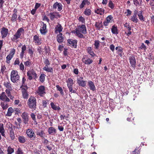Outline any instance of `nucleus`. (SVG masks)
Listing matches in <instances>:
<instances>
[{
  "label": "nucleus",
  "mask_w": 154,
  "mask_h": 154,
  "mask_svg": "<svg viewBox=\"0 0 154 154\" xmlns=\"http://www.w3.org/2000/svg\"><path fill=\"white\" fill-rule=\"evenodd\" d=\"M74 32L76 35L78 37L82 38H84V36L83 34H86L87 33L86 26L84 24L80 25L78 26Z\"/></svg>",
  "instance_id": "nucleus-1"
},
{
  "label": "nucleus",
  "mask_w": 154,
  "mask_h": 154,
  "mask_svg": "<svg viewBox=\"0 0 154 154\" xmlns=\"http://www.w3.org/2000/svg\"><path fill=\"white\" fill-rule=\"evenodd\" d=\"M36 101L35 98L32 96L30 97L28 100L27 102L28 106L32 111L35 110L36 109Z\"/></svg>",
  "instance_id": "nucleus-2"
},
{
  "label": "nucleus",
  "mask_w": 154,
  "mask_h": 154,
  "mask_svg": "<svg viewBox=\"0 0 154 154\" xmlns=\"http://www.w3.org/2000/svg\"><path fill=\"white\" fill-rule=\"evenodd\" d=\"M11 79L13 83L16 82L20 79V76L18 75V72L15 70L11 71Z\"/></svg>",
  "instance_id": "nucleus-3"
},
{
  "label": "nucleus",
  "mask_w": 154,
  "mask_h": 154,
  "mask_svg": "<svg viewBox=\"0 0 154 154\" xmlns=\"http://www.w3.org/2000/svg\"><path fill=\"white\" fill-rule=\"evenodd\" d=\"M28 79L31 80L32 79H35L37 78V75L35 71L33 69H30L27 73Z\"/></svg>",
  "instance_id": "nucleus-4"
},
{
  "label": "nucleus",
  "mask_w": 154,
  "mask_h": 154,
  "mask_svg": "<svg viewBox=\"0 0 154 154\" xmlns=\"http://www.w3.org/2000/svg\"><path fill=\"white\" fill-rule=\"evenodd\" d=\"M24 32V30L22 28H20L18 29L17 32L11 38V40L13 41H15L18 38H20L21 34Z\"/></svg>",
  "instance_id": "nucleus-5"
},
{
  "label": "nucleus",
  "mask_w": 154,
  "mask_h": 154,
  "mask_svg": "<svg viewBox=\"0 0 154 154\" xmlns=\"http://www.w3.org/2000/svg\"><path fill=\"white\" fill-rule=\"evenodd\" d=\"M26 133L27 136L30 138H33L34 140L35 138V135L33 129L31 128H28L26 130Z\"/></svg>",
  "instance_id": "nucleus-6"
},
{
  "label": "nucleus",
  "mask_w": 154,
  "mask_h": 154,
  "mask_svg": "<svg viewBox=\"0 0 154 154\" xmlns=\"http://www.w3.org/2000/svg\"><path fill=\"white\" fill-rule=\"evenodd\" d=\"M37 93L40 96L43 97L46 94L45 86L43 85L40 86L38 88Z\"/></svg>",
  "instance_id": "nucleus-7"
},
{
  "label": "nucleus",
  "mask_w": 154,
  "mask_h": 154,
  "mask_svg": "<svg viewBox=\"0 0 154 154\" xmlns=\"http://www.w3.org/2000/svg\"><path fill=\"white\" fill-rule=\"evenodd\" d=\"M77 42V41L76 40L70 39L68 40V45L74 48L76 47Z\"/></svg>",
  "instance_id": "nucleus-8"
},
{
  "label": "nucleus",
  "mask_w": 154,
  "mask_h": 154,
  "mask_svg": "<svg viewBox=\"0 0 154 154\" xmlns=\"http://www.w3.org/2000/svg\"><path fill=\"white\" fill-rule=\"evenodd\" d=\"M21 117L23 119V122L25 124H26L28 123L29 116L28 113L25 112H24L21 115Z\"/></svg>",
  "instance_id": "nucleus-9"
},
{
  "label": "nucleus",
  "mask_w": 154,
  "mask_h": 154,
  "mask_svg": "<svg viewBox=\"0 0 154 154\" xmlns=\"http://www.w3.org/2000/svg\"><path fill=\"white\" fill-rule=\"evenodd\" d=\"M0 99L7 102H8L10 101L9 99L7 97L5 92H3L0 94Z\"/></svg>",
  "instance_id": "nucleus-10"
},
{
  "label": "nucleus",
  "mask_w": 154,
  "mask_h": 154,
  "mask_svg": "<svg viewBox=\"0 0 154 154\" xmlns=\"http://www.w3.org/2000/svg\"><path fill=\"white\" fill-rule=\"evenodd\" d=\"M8 33V29L4 27L1 29V33L2 38H4L6 37Z\"/></svg>",
  "instance_id": "nucleus-11"
},
{
  "label": "nucleus",
  "mask_w": 154,
  "mask_h": 154,
  "mask_svg": "<svg viewBox=\"0 0 154 154\" xmlns=\"http://www.w3.org/2000/svg\"><path fill=\"white\" fill-rule=\"evenodd\" d=\"M67 83V86L70 90H72V87L74 84L73 80L71 78L68 79L66 81Z\"/></svg>",
  "instance_id": "nucleus-12"
},
{
  "label": "nucleus",
  "mask_w": 154,
  "mask_h": 154,
  "mask_svg": "<svg viewBox=\"0 0 154 154\" xmlns=\"http://www.w3.org/2000/svg\"><path fill=\"white\" fill-rule=\"evenodd\" d=\"M129 60L131 66L135 68L136 66V61L134 57L133 56H130L129 57Z\"/></svg>",
  "instance_id": "nucleus-13"
},
{
  "label": "nucleus",
  "mask_w": 154,
  "mask_h": 154,
  "mask_svg": "<svg viewBox=\"0 0 154 154\" xmlns=\"http://www.w3.org/2000/svg\"><path fill=\"white\" fill-rule=\"evenodd\" d=\"M33 40L35 43L37 45H39L41 44L42 42V41L41 38H40L37 35H35L33 37Z\"/></svg>",
  "instance_id": "nucleus-14"
},
{
  "label": "nucleus",
  "mask_w": 154,
  "mask_h": 154,
  "mask_svg": "<svg viewBox=\"0 0 154 154\" xmlns=\"http://www.w3.org/2000/svg\"><path fill=\"white\" fill-rule=\"evenodd\" d=\"M42 23L43 24L41 27L40 32L42 34L44 35L46 34L47 32L46 25L43 22H42Z\"/></svg>",
  "instance_id": "nucleus-15"
},
{
  "label": "nucleus",
  "mask_w": 154,
  "mask_h": 154,
  "mask_svg": "<svg viewBox=\"0 0 154 154\" xmlns=\"http://www.w3.org/2000/svg\"><path fill=\"white\" fill-rule=\"evenodd\" d=\"M55 29V33L57 34L58 32L60 33H61L60 32L62 31L63 28L60 24L58 23L57 25L56 26Z\"/></svg>",
  "instance_id": "nucleus-16"
},
{
  "label": "nucleus",
  "mask_w": 154,
  "mask_h": 154,
  "mask_svg": "<svg viewBox=\"0 0 154 154\" xmlns=\"http://www.w3.org/2000/svg\"><path fill=\"white\" fill-rule=\"evenodd\" d=\"M88 85L91 90L93 91H96V88L94 84L92 81H88Z\"/></svg>",
  "instance_id": "nucleus-17"
},
{
  "label": "nucleus",
  "mask_w": 154,
  "mask_h": 154,
  "mask_svg": "<svg viewBox=\"0 0 154 154\" xmlns=\"http://www.w3.org/2000/svg\"><path fill=\"white\" fill-rule=\"evenodd\" d=\"M82 61L86 64H90L93 62V60L87 57H84L82 59Z\"/></svg>",
  "instance_id": "nucleus-18"
},
{
  "label": "nucleus",
  "mask_w": 154,
  "mask_h": 154,
  "mask_svg": "<svg viewBox=\"0 0 154 154\" xmlns=\"http://www.w3.org/2000/svg\"><path fill=\"white\" fill-rule=\"evenodd\" d=\"M94 12L97 14L102 15L104 14V10L103 9L97 7L95 9Z\"/></svg>",
  "instance_id": "nucleus-19"
},
{
  "label": "nucleus",
  "mask_w": 154,
  "mask_h": 154,
  "mask_svg": "<svg viewBox=\"0 0 154 154\" xmlns=\"http://www.w3.org/2000/svg\"><path fill=\"white\" fill-rule=\"evenodd\" d=\"M106 21L104 22L105 26H107L109 23H111L113 20V18L111 15L108 16L106 18Z\"/></svg>",
  "instance_id": "nucleus-20"
},
{
  "label": "nucleus",
  "mask_w": 154,
  "mask_h": 154,
  "mask_svg": "<svg viewBox=\"0 0 154 154\" xmlns=\"http://www.w3.org/2000/svg\"><path fill=\"white\" fill-rule=\"evenodd\" d=\"M36 134L37 135L39 136L42 138H44L45 137V134L42 130H37Z\"/></svg>",
  "instance_id": "nucleus-21"
},
{
  "label": "nucleus",
  "mask_w": 154,
  "mask_h": 154,
  "mask_svg": "<svg viewBox=\"0 0 154 154\" xmlns=\"http://www.w3.org/2000/svg\"><path fill=\"white\" fill-rule=\"evenodd\" d=\"M137 12H134L133 15L131 16V21L134 23H137L138 21V20L137 17Z\"/></svg>",
  "instance_id": "nucleus-22"
},
{
  "label": "nucleus",
  "mask_w": 154,
  "mask_h": 154,
  "mask_svg": "<svg viewBox=\"0 0 154 154\" xmlns=\"http://www.w3.org/2000/svg\"><path fill=\"white\" fill-rule=\"evenodd\" d=\"M62 35L63 34L62 33H60L57 35V41L59 43H61L63 42L64 38L63 37Z\"/></svg>",
  "instance_id": "nucleus-23"
},
{
  "label": "nucleus",
  "mask_w": 154,
  "mask_h": 154,
  "mask_svg": "<svg viewBox=\"0 0 154 154\" xmlns=\"http://www.w3.org/2000/svg\"><path fill=\"white\" fill-rule=\"evenodd\" d=\"M14 109L11 107H10L8 109L7 113L5 114L6 116H11L13 113L14 112Z\"/></svg>",
  "instance_id": "nucleus-24"
},
{
  "label": "nucleus",
  "mask_w": 154,
  "mask_h": 154,
  "mask_svg": "<svg viewBox=\"0 0 154 154\" xmlns=\"http://www.w3.org/2000/svg\"><path fill=\"white\" fill-rule=\"evenodd\" d=\"M90 4V2L88 0H83L81 4L79 5V7L80 8H82L86 5H89Z\"/></svg>",
  "instance_id": "nucleus-25"
},
{
  "label": "nucleus",
  "mask_w": 154,
  "mask_h": 154,
  "mask_svg": "<svg viewBox=\"0 0 154 154\" xmlns=\"http://www.w3.org/2000/svg\"><path fill=\"white\" fill-rule=\"evenodd\" d=\"M50 19L51 20H53L55 18H57V17H60V15L58 12L51 13L50 14Z\"/></svg>",
  "instance_id": "nucleus-26"
},
{
  "label": "nucleus",
  "mask_w": 154,
  "mask_h": 154,
  "mask_svg": "<svg viewBox=\"0 0 154 154\" xmlns=\"http://www.w3.org/2000/svg\"><path fill=\"white\" fill-rule=\"evenodd\" d=\"M5 129L2 123H0V133L2 135L5 137Z\"/></svg>",
  "instance_id": "nucleus-27"
},
{
  "label": "nucleus",
  "mask_w": 154,
  "mask_h": 154,
  "mask_svg": "<svg viewBox=\"0 0 154 154\" xmlns=\"http://www.w3.org/2000/svg\"><path fill=\"white\" fill-rule=\"evenodd\" d=\"M87 50L88 53H89L92 57H94L96 56L95 54L92 51V48L91 47H88L87 49Z\"/></svg>",
  "instance_id": "nucleus-28"
},
{
  "label": "nucleus",
  "mask_w": 154,
  "mask_h": 154,
  "mask_svg": "<svg viewBox=\"0 0 154 154\" xmlns=\"http://www.w3.org/2000/svg\"><path fill=\"white\" fill-rule=\"evenodd\" d=\"M95 26L98 29H99L100 28L103 27V25L101 21H99L96 22Z\"/></svg>",
  "instance_id": "nucleus-29"
},
{
  "label": "nucleus",
  "mask_w": 154,
  "mask_h": 154,
  "mask_svg": "<svg viewBox=\"0 0 154 154\" xmlns=\"http://www.w3.org/2000/svg\"><path fill=\"white\" fill-rule=\"evenodd\" d=\"M24 63L26 67H30L33 64V63L29 59L28 60L24 62Z\"/></svg>",
  "instance_id": "nucleus-30"
},
{
  "label": "nucleus",
  "mask_w": 154,
  "mask_h": 154,
  "mask_svg": "<svg viewBox=\"0 0 154 154\" xmlns=\"http://www.w3.org/2000/svg\"><path fill=\"white\" fill-rule=\"evenodd\" d=\"M56 130L53 127H50L48 128V132L49 134H54L56 133Z\"/></svg>",
  "instance_id": "nucleus-31"
},
{
  "label": "nucleus",
  "mask_w": 154,
  "mask_h": 154,
  "mask_svg": "<svg viewBox=\"0 0 154 154\" xmlns=\"http://www.w3.org/2000/svg\"><path fill=\"white\" fill-rule=\"evenodd\" d=\"M43 69L46 71L47 72H50L52 73L53 72V69L52 67H48V66H45L43 68Z\"/></svg>",
  "instance_id": "nucleus-32"
},
{
  "label": "nucleus",
  "mask_w": 154,
  "mask_h": 154,
  "mask_svg": "<svg viewBox=\"0 0 154 154\" xmlns=\"http://www.w3.org/2000/svg\"><path fill=\"white\" fill-rule=\"evenodd\" d=\"M143 11H139L138 14H137V16L139 17V19L143 21L145 20V18L143 17L142 15Z\"/></svg>",
  "instance_id": "nucleus-33"
},
{
  "label": "nucleus",
  "mask_w": 154,
  "mask_h": 154,
  "mask_svg": "<svg viewBox=\"0 0 154 154\" xmlns=\"http://www.w3.org/2000/svg\"><path fill=\"white\" fill-rule=\"evenodd\" d=\"M50 105L52 109L55 110H59L60 109L59 106H57L53 102H51Z\"/></svg>",
  "instance_id": "nucleus-34"
},
{
  "label": "nucleus",
  "mask_w": 154,
  "mask_h": 154,
  "mask_svg": "<svg viewBox=\"0 0 154 154\" xmlns=\"http://www.w3.org/2000/svg\"><path fill=\"white\" fill-rule=\"evenodd\" d=\"M10 137L12 140H14L15 138L14 130L11 128L9 132Z\"/></svg>",
  "instance_id": "nucleus-35"
},
{
  "label": "nucleus",
  "mask_w": 154,
  "mask_h": 154,
  "mask_svg": "<svg viewBox=\"0 0 154 154\" xmlns=\"http://www.w3.org/2000/svg\"><path fill=\"white\" fill-rule=\"evenodd\" d=\"M116 53L118 54L120 57H122L123 56L124 53L123 52L122 48L121 47L119 46L118 49Z\"/></svg>",
  "instance_id": "nucleus-36"
},
{
  "label": "nucleus",
  "mask_w": 154,
  "mask_h": 154,
  "mask_svg": "<svg viewBox=\"0 0 154 154\" xmlns=\"http://www.w3.org/2000/svg\"><path fill=\"white\" fill-rule=\"evenodd\" d=\"M18 139L19 142L21 143H24L26 141L25 137L23 136H20Z\"/></svg>",
  "instance_id": "nucleus-37"
},
{
  "label": "nucleus",
  "mask_w": 154,
  "mask_h": 154,
  "mask_svg": "<svg viewBox=\"0 0 154 154\" xmlns=\"http://www.w3.org/2000/svg\"><path fill=\"white\" fill-rule=\"evenodd\" d=\"M84 13L85 15L89 16L91 15V11L90 9L86 8L85 9Z\"/></svg>",
  "instance_id": "nucleus-38"
},
{
  "label": "nucleus",
  "mask_w": 154,
  "mask_h": 154,
  "mask_svg": "<svg viewBox=\"0 0 154 154\" xmlns=\"http://www.w3.org/2000/svg\"><path fill=\"white\" fill-rule=\"evenodd\" d=\"M7 154H12L14 152V149L10 146H9L7 148Z\"/></svg>",
  "instance_id": "nucleus-39"
},
{
  "label": "nucleus",
  "mask_w": 154,
  "mask_h": 154,
  "mask_svg": "<svg viewBox=\"0 0 154 154\" xmlns=\"http://www.w3.org/2000/svg\"><path fill=\"white\" fill-rule=\"evenodd\" d=\"M112 32L113 34H117L118 33V30L117 27L113 26L111 29Z\"/></svg>",
  "instance_id": "nucleus-40"
},
{
  "label": "nucleus",
  "mask_w": 154,
  "mask_h": 154,
  "mask_svg": "<svg viewBox=\"0 0 154 154\" xmlns=\"http://www.w3.org/2000/svg\"><path fill=\"white\" fill-rule=\"evenodd\" d=\"M17 14H13L12 15L11 17V20L13 22H15L17 19Z\"/></svg>",
  "instance_id": "nucleus-41"
},
{
  "label": "nucleus",
  "mask_w": 154,
  "mask_h": 154,
  "mask_svg": "<svg viewBox=\"0 0 154 154\" xmlns=\"http://www.w3.org/2000/svg\"><path fill=\"white\" fill-rule=\"evenodd\" d=\"M46 75L44 74H41L39 77V81L41 82H43L45 80Z\"/></svg>",
  "instance_id": "nucleus-42"
},
{
  "label": "nucleus",
  "mask_w": 154,
  "mask_h": 154,
  "mask_svg": "<svg viewBox=\"0 0 154 154\" xmlns=\"http://www.w3.org/2000/svg\"><path fill=\"white\" fill-rule=\"evenodd\" d=\"M22 92L23 97L25 99L27 98L28 96V94L26 91L25 89L23 90Z\"/></svg>",
  "instance_id": "nucleus-43"
},
{
  "label": "nucleus",
  "mask_w": 154,
  "mask_h": 154,
  "mask_svg": "<svg viewBox=\"0 0 154 154\" xmlns=\"http://www.w3.org/2000/svg\"><path fill=\"white\" fill-rule=\"evenodd\" d=\"M4 85L6 88L7 89H11L12 88L11 87V85L9 82H5L4 83Z\"/></svg>",
  "instance_id": "nucleus-44"
},
{
  "label": "nucleus",
  "mask_w": 154,
  "mask_h": 154,
  "mask_svg": "<svg viewBox=\"0 0 154 154\" xmlns=\"http://www.w3.org/2000/svg\"><path fill=\"white\" fill-rule=\"evenodd\" d=\"M49 103V100H43L42 101V106L44 108L46 107Z\"/></svg>",
  "instance_id": "nucleus-45"
},
{
  "label": "nucleus",
  "mask_w": 154,
  "mask_h": 154,
  "mask_svg": "<svg viewBox=\"0 0 154 154\" xmlns=\"http://www.w3.org/2000/svg\"><path fill=\"white\" fill-rule=\"evenodd\" d=\"M108 6L110 8L112 9H114L115 7V5L113 3L112 1L110 0L109 1V2L108 3Z\"/></svg>",
  "instance_id": "nucleus-46"
},
{
  "label": "nucleus",
  "mask_w": 154,
  "mask_h": 154,
  "mask_svg": "<svg viewBox=\"0 0 154 154\" xmlns=\"http://www.w3.org/2000/svg\"><path fill=\"white\" fill-rule=\"evenodd\" d=\"M13 57L10 54H8L6 57V62L8 63H9L10 62V60Z\"/></svg>",
  "instance_id": "nucleus-47"
},
{
  "label": "nucleus",
  "mask_w": 154,
  "mask_h": 154,
  "mask_svg": "<svg viewBox=\"0 0 154 154\" xmlns=\"http://www.w3.org/2000/svg\"><path fill=\"white\" fill-rule=\"evenodd\" d=\"M1 106L3 109H5L8 107V104L5 103H2Z\"/></svg>",
  "instance_id": "nucleus-48"
},
{
  "label": "nucleus",
  "mask_w": 154,
  "mask_h": 154,
  "mask_svg": "<svg viewBox=\"0 0 154 154\" xmlns=\"http://www.w3.org/2000/svg\"><path fill=\"white\" fill-rule=\"evenodd\" d=\"M19 65L20 69V70L23 71L25 69V67L23 64L22 63H21Z\"/></svg>",
  "instance_id": "nucleus-49"
},
{
  "label": "nucleus",
  "mask_w": 154,
  "mask_h": 154,
  "mask_svg": "<svg viewBox=\"0 0 154 154\" xmlns=\"http://www.w3.org/2000/svg\"><path fill=\"white\" fill-rule=\"evenodd\" d=\"M16 154H23V151L21 149L20 147H19L17 149V150L16 152Z\"/></svg>",
  "instance_id": "nucleus-50"
},
{
  "label": "nucleus",
  "mask_w": 154,
  "mask_h": 154,
  "mask_svg": "<svg viewBox=\"0 0 154 154\" xmlns=\"http://www.w3.org/2000/svg\"><path fill=\"white\" fill-rule=\"evenodd\" d=\"M124 26L126 27V29L129 31L131 30V28L129 24L127 23H126L124 24Z\"/></svg>",
  "instance_id": "nucleus-51"
},
{
  "label": "nucleus",
  "mask_w": 154,
  "mask_h": 154,
  "mask_svg": "<svg viewBox=\"0 0 154 154\" xmlns=\"http://www.w3.org/2000/svg\"><path fill=\"white\" fill-rule=\"evenodd\" d=\"M20 63V61L18 58H17L14 63V65H19Z\"/></svg>",
  "instance_id": "nucleus-52"
},
{
  "label": "nucleus",
  "mask_w": 154,
  "mask_h": 154,
  "mask_svg": "<svg viewBox=\"0 0 154 154\" xmlns=\"http://www.w3.org/2000/svg\"><path fill=\"white\" fill-rule=\"evenodd\" d=\"M44 63L45 65V66H48L50 64V63L47 59H44Z\"/></svg>",
  "instance_id": "nucleus-53"
},
{
  "label": "nucleus",
  "mask_w": 154,
  "mask_h": 154,
  "mask_svg": "<svg viewBox=\"0 0 154 154\" xmlns=\"http://www.w3.org/2000/svg\"><path fill=\"white\" fill-rule=\"evenodd\" d=\"M78 20L82 22V23H85V19L82 16H80L78 18Z\"/></svg>",
  "instance_id": "nucleus-54"
},
{
  "label": "nucleus",
  "mask_w": 154,
  "mask_h": 154,
  "mask_svg": "<svg viewBox=\"0 0 154 154\" xmlns=\"http://www.w3.org/2000/svg\"><path fill=\"white\" fill-rule=\"evenodd\" d=\"M100 42L99 41H95L94 43V45L96 49H98L99 47Z\"/></svg>",
  "instance_id": "nucleus-55"
},
{
  "label": "nucleus",
  "mask_w": 154,
  "mask_h": 154,
  "mask_svg": "<svg viewBox=\"0 0 154 154\" xmlns=\"http://www.w3.org/2000/svg\"><path fill=\"white\" fill-rule=\"evenodd\" d=\"M110 49L111 50V51L113 52L115 51V46L113 44H111L110 45L109 47Z\"/></svg>",
  "instance_id": "nucleus-56"
},
{
  "label": "nucleus",
  "mask_w": 154,
  "mask_h": 154,
  "mask_svg": "<svg viewBox=\"0 0 154 154\" xmlns=\"http://www.w3.org/2000/svg\"><path fill=\"white\" fill-rule=\"evenodd\" d=\"M57 7L58 8V11H60L62 9V5L60 3H59Z\"/></svg>",
  "instance_id": "nucleus-57"
},
{
  "label": "nucleus",
  "mask_w": 154,
  "mask_h": 154,
  "mask_svg": "<svg viewBox=\"0 0 154 154\" xmlns=\"http://www.w3.org/2000/svg\"><path fill=\"white\" fill-rule=\"evenodd\" d=\"M140 48L141 49H143L144 50H145L146 49V46L143 43L141 44L140 47Z\"/></svg>",
  "instance_id": "nucleus-58"
},
{
  "label": "nucleus",
  "mask_w": 154,
  "mask_h": 154,
  "mask_svg": "<svg viewBox=\"0 0 154 154\" xmlns=\"http://www.w3.org/2000/svg\"><path fill=\"white\" fill-rule=\"evenodd\" d=\"M28 53L30 54V56H32L33 54V51L31 48H29L28 50Z\"/></svg>",
  "instance_id": "nucleus-59"
},
{
  "label": "nucleus",
  "mask_w": 154,
  "mask_h": 154,
  "mask_svg": "<svg viewBox=\"0 0 154 154\" xmlns=\"http://www.w3.org/2000/svg\"><path fill=\"white\" fill-rule=\"evenodd\" d=\"M86 85V82L85 81L82 80V82H81V84L80 86H81L83 87H85Z\"/></svg>",
  "instance_id": "nucleus-60"
},
{
  "label": "nucleus",
  "mask_w": 154,
  "mask_h": 154,
  "mask_svg": "<svg viewBox=\"0 0 154 154\" xmlns=\"http://www.w3.org/2000/svg\"><path fill=\"white\" fill-rule=\"evenodd\" d=\"M134 4L136 6L139 5V3L137 0H133Z\"/></svg>",
  "instance_id": "nucleus-61"
},
{
  "label": "nucleus",
  "mask_w": 154,
  "mask_h": 154,
  "mask_svg": "<svg viewBox=\"0 0 154 154\" xmlns=\"http://www.w3.org/2000/svg\"><path fill=\"white\" fill-rule=\"evenodd\" d=\"M30 116L32 119L34 121L36 120L35 115L33 113H32L30 114Z\"/></svg>",
  "instance_id": "nucleus-62"
},
{
  "label": "nucleus",
  "mask_w": 154,
  "mask_h": 154,
  "mask_svg": "<svg viewBox=\"0 0 154 154\" xmlns=\"http://www.w3.org/2000/svg\"><path fill=\"white\" fill-rule=\"evenodd\" d=\"M15 53V50L14 49H12L11 52L9 54L11 55V56H12L13 57Z\"/></svg>",
  "instance_id": "nucleus-63"
},
{
  "label": "nucleus",
  "mask_w": 154,
  "mask_h": 154,
  "mask_svg": "<svg viewBox=\"0 0 154 154\" xmlns=\"http://www.w3.org/2000/svg\"><path fill=\"white\" fill-rule=\"evenodd\" d=\"M12 90V88L7 89L5 90V92L8 95L11 94L10 91Z\"/></svg>",
  "instance_id": "nucleus-64"
}]
</instances>
